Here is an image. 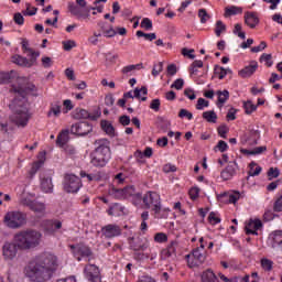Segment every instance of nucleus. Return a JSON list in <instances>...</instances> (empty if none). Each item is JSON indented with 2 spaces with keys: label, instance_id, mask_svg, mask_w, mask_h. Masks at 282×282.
<instances>
[{
  "label": "nucleus",
  "instance_id": "6e6552de",
  "mask_svg": "<svg viewBox=\"0 0 282 282\" xmlns=\"http://www.w3.org/2000/svg\"><path fill=\"white\" fill-rule=\"evenodd\" d=\"M143 205L147 209H152L154 214H160V210H162V200L160 198V194L155 192H148L144 194L143 198Z\"/></svg>",
  "mask_w": 282,
  "mask_h": 282
},
{
  "label": "nucleus",
  "instance_id": "58836bf2",
  "mask_svg": "<svg viewBox=\"0 0 282 282\" xmlns=\"http://www.w3.org/2000/svg\"><path fill=\"white\" fill-rule=\"evenodd\" d=\"M214 72L219 79H224L228 73H231L230 69H225L223 66H215Z\"/></svg>",
  "mask_w": 282,
  "mask_h": 282
},
{
  "label": "nucleus",
  "instance_id": "9b49d317",
  "mask_svg": "<svg viewBox=\"0 0 282 282\" xmlns=\"http://www.w3.org/2000/svg\"><path fill=\"white\" fill-rule=\"evenodd\" d=\"M84 274L88 282H101L100 269L96 264H87Z\"/></svg>",
  "mask_w": 282,
  "mask_h": 282
},
{
  "label": "nucleus",
  "instance_id": "1a4fd4ad",
  "mask_svg": "<svg viewBox=\"0 0 282 282\" xmlns=\"http://www.w3.org/2000/svg\"><path fill=\"white\" fill-rule=\"evenodd\" d=\"M83 187L82 180L74 174H66L63 181V189L66 193L76 194Z\"/></svg>",
  "mask_w": 282,
  "mask_h": 282
},
{
  "label": "nucleus",
  "instance_id": "f8f14e48",
  "mask_svg": "<svg viewBox=\"0 0 282 282\" xmlns=\"http://www.w3.org/2000/svg\"><path fill=\"white\" fill-rule=\"evenodd\" d=\"M18 245L13 242H6L2 246V257L6 261H12L18 254Z\"/></svg>",
  "mask_w": 282,
  "mask_h": 282
},
{
  "label": "nucleus",
  "instance_id": "cd10ccee",
  "mask_svg": "<svg viewBox=\"0 0 282 282\" xmlns=\"http://www.w3.org/2000/svg\"><path fill=\"white\" fill-rule=\"evenodd\" d=\"M143 67V64H129L128 66H123L121 73L126 76H132L135 72L140 70Z\"/></svg>",
  "mask_w": 282,
  "mask_h": 282
},
{
  "label": "nucleus",
  "instance_id": "423d86ee",
  "mask_svg": "<svg viewBox=\"0 0 282 282\" xmlns=\"http://www.w3.org/2000/svg\"><path fill=\"white\" fill-rule=\"evenodd\" d=\"M97 11L98 13L104 12V6H97L90 7L87 9H82L79 6H77L75 2L68 3V11L72 15L76 17L78 20H87L90 18V11Z\"/></svg>",
  "mask_w": 282,
  "mask_h": 282
},
{
  "label": "nucleus",
  "instance_id": "603ef678",
  "mask_svg": "<svg viewBox=\"0 0 282 282\" xmlns=\"http://www.w3.org/2000/svg\"><path fill=\"white\" fill-rule=\"evenodd\" d=\"M150 243L148 240L145 241H139L137 245L133 246V250L135 251H144L148 250Z\"/></svg>",
  "mask_w": 282,
  "mask_h": 282
},
{
  "label": "nucleus",
  "instance_id": "2eb2a0df",
  "mask_svg": "<svg viewBox=\"0 0 282 282\" xmlns=\"http://www.w3.org/2000/svg\"><path fill=\"white\" fill-rule=\"evenodd\" d=\"M22 205L28 206L31 210L36 214H44L46 206L44 203L36 202L31 199L30 197H25L21 200Z\"/></svg>",
  "mask_w": 282,
  "mask_h": 282
},
{
  "label": "nucleus",
  "instance_id": "774afa93",
  "mask_svg": "<svg viewBox=\"0 0 282 282\" xmlns=\"http://www.w3.org/2000/svg\"><path fill=\"white\" fill-rule=\"evenodd\" d=\"M274 210H275V212H282V195H281V197L275 202V204H274Z\"/></svg>",
  "mask_w": 282,
  "mask_h": 282
},
{
  "label": "nucleus",
  "instance_id": "37998d69",
  "mask_svg": "<svg viewBox=\"0 0 282 282\" xmlns=\"http://www.w3.org/2000/svg\"><path fill=\"white\" fill-rule=\"evenodd\" d=\"M175 252H177V242L172 241L170 246L167 247L165 254L166 257H175Z\"/></svg>",
  "mask_w": 282,
  "mask_h": 282
},
{
  "label": "nucleus",
  "instance_id": "0eeeda50",
  "mask_svg": "<svg viewBox=\"0 0 282 282\" xmlns=\"http://www.w3.org/2000/svg\"><path fill=\"white\" fill-rule=\"evenodd\" d=\"M205 241L203 237L199 238V247L194 249L192 253L186 256V261L189 268H196L197 265H200L205 261Z\"/></svg>",
  "mask_w": 282,
  "mask_h": 282
},
{
  "label": "nucleus",
  "instance_id": "680f3d73",
  "mask_svg": "<svg viewBox=\"0 0 282 282\" xmlns=\"http://www.w3.org/2000/svg\"><path fill=\"white\" fill-rule=\"evenodd\" d=\"M209 106V102L203 98H199L197 100V105H196V109L197 110H204L205 108H207Z\"/></svg>",
  "mask_w": 282,
  "mask_h": 282
},
{
  "label": "nucleus",
  "instance_id": "6e6d98bb",
  "mask_svg": "<svg viewBox=\"0 0 282 282\" xmlns=\"http://www.w3.org/2000/svg\"><path fill=\"white\" fill-rule=\"evenodd\" d=\"M198 18L200 19V23L205 24L210 19V15L206 12L205 9H199Z\"/></svg>",
  "mask_w": 282,
  "mask_h": 282
},
{
  "label": "nucleus",
  "instance_id": "b1692460",
  "mask_svg": "<svg viewBox=\"0 0 282 282\" xmlns=\"http://www.w3.org/2000/svg\"><path fill=\"white\" fill-rule=\"evenodd\" d=\"M262 227V223L259 219H251L246 225V231L248 235H258V230Z\"/></svg>",
  "mask_w": 282,
  "mask_h": 282
},
{
  "label": "nucleus",
  "instance_id": "393cba45",
  "mask_svg": "<svg viewBox=\"0 0 282 282\" xmlns=\"http://www.w3.org/2000/svg\"><path fill=\"white\" fill-rule=\"evenodd\" d=\"M124 194H126V198L132 199V202L134 204H137L138 202H140L142 199V194L137 193L134 186L124 187Z\"/></svg>",
  "mask_w": 282,
  "mask_h": 282
},
{
  "label": "nucleus",
  "instance_id": "f03ea898",
  "mask_svg": "<svg viewBox=\"0 0 282 282\" xmlns=\"http://www.w3.org/2000/svg\"><path fill=\"white\" fill-rule=\"evenodd\" d=\"M59 261L53 253H42L35 257L24 269V274L33 282H45L57 270Z\"/></svg>",
  "mask_w": 282,
  "mask_h": 282
},
{
  "label": "nucleus",
  "instance_id": "a878e982",
  "mask_svg": "<svg viewBox=\"0 0 282 282\" xmlns=\"http://www.w3.org/2000/svg\"><path fill=\"white\" fill-rule=\"evenodd\" d=\"M236 167H237L236 163L228 164V166L220 173V177L224 181L231 180L236 174Z\"/></svg>",
  "mask_w": 282,
  "mask_h": 282
},
{
  "label": "nucleus",
  "instance_id": "a19ab883",
  "mask_svg": "<svg viewBox=\"0 0 282 282\" xmlns=\"http://www.w3.org/2000/svg\"><path fill=\"white\" fill-rule=\"evenodd\" d=\"M260 63L267 67H271L273 65L272 55L270 53H263L260 57Z\"/></svg>",
  "mask_w": 282,
  "mask_h": 282
},
{
  "label": "nucleus",
  "instance_id": "72a5a7b5",
  "mask_svg": "<svg viewBox=\"0 0 282 282\" xmlns=\"http://www.w3.org/2000/svg\"><path fill=\"white\" fill-rule=\"evenodd\" d=\"M124 214V207L120 204H115L108 209L110 216H122Z\"/></svg>",
  "mask_w": 282,
  "mask_h": 282
},
{
  "label": "nucleus",
  "instance_id": "69168bd1",
  "mask_svg": "<svg viewBox=\"0 0 282 282\" xmlns=\"http://www.w3.org/2000/svg\"><path fill=\"white\" fill-rule=\"evenodd\" d=\"M268 175H269L270 180L276 178L280 175V171L276 167L275 169L271 167L268 172Z\"/></svg>",
  "mask_w": 282,
  "mask_h": 282
},
{
  "label": "nucleus",
  "instance_id": "ddd939ff",
  "mask_svg": "<svg viewBox=\"0 0 282 282\" xmlns=\"http://www.w3.org/2000/svg\"><path fill=\"white\" fill-rule=\"evenodd\" d=\"M267 243L273 250H282V230L272 231L268 237Z\"/></svg>",
  "mask_w": 282,
  "mask_h": 282
},
{
  "label": "nucleus",
  "instance_id": "7c9ffc66",
  "mask_svg": "<svg viewBox=\"0 0 282 282\" xmlns=\"http://www.w3.org/2000/svg\"><path fill=\"white\" fill-rule=\"evenodd\" d=\"M41 160L34 162L29 171L30 176H34L37 171L43 166L45 160V153H40Z\"/></svg>",
  "mask_w": 282,
  "mask_h": 282
},
{
  "label": "nucleus",
  "instance_id": "e2e57ef3",
  "mask_svg": "<svg viewBox=\"0 0 282 282\" xmlns=\"http://www.w3.org/2000/svg\"><path fill=\"white\" fill-rule=\"evenodd\" d=\"M178 117L184 119L186 118L187 120H193V113H191L188 110L186 109H182L178 113Z\"/></svg>",
  "mask_w": 282,
  "mask_h": 282
},
{
  "label": "nucleus",
  "instance_id": "4468645a",
  "mask_svg": "<svg viewBox=\"0 0 282 282\" xmlns=\"http://www.w3.org/2000/svg\"><path fill=\"white\" fill-rule=\"evenodd\" d=\"M63 227V221L59 219H50L42 223V228L47 235H55Z\"/></svg>",
  "mask_w": 282,
  "mask_h": 282
},
{
  "label": "nucleus",
  "instance_id": "9d476101",
  "mask_svg": "<svg viewBox=\"0 0 282 282\" xmlns=\"http://www.w3.org/2000/svg\"><path fill=\"white\" fill-rule=\"evenodd\" d=\"M70 250L77 261H84L93 254L91 249L86 245L70 246Z\"/></svg>",
  "mask_w": 282,
  "mask_h": 282
},
{
  "label": "nucleus",
  "instance_id": "f704fd0d",
  "mask_svg": "<svg viewBox=\"0 0 282 282\" xmlns=\"http://www.w3.org/2000/svg\"><path fill=\"white\" fill-rule=\"evenodd\" d=\"M217 97H218V107L221 108L225 102L229 99V93L227 90H223V91H217L216 93Z\"/></svg>",
  "mask_w": 282,
  "mask_h": 282
},
{
  "label": "nucleus",
  "instance_id": "2f4dec72",
  "mask_svg": "<svg viewBox=\"0 0 282 282\" xmlns=\"http://www.w3.org/2000/svg\"><path fill=\"white\" fill-rule=\"evenodd\" d=\"M202 282H219L215 273L210 270L207 269L204 271L200 275Z\"/></svg>",
  "mask_w": 282,
  "mask_h": 282
},
{
  "label": "nucleus",
  "instance_id": "4d7b16f0",
  "mask_svg": "<svg viewBox=\"0 0 282 282\" xmlns=\"http://www.w3.org/2000/svg\"><path fill=\"white\" fill-rule=\"evenodd\" d=\"M139 93H140L139 88H135L134 90H130V91L123 94V98L127 99V100L128 99H134L137 97H140Z\"/></svg>",
  "mask_w": 282,
  "mask_h": 282
},
{
  "label": "nucleus",
  "instance_id": "864d4df0",
  "mask_svg": "<svg viewBox=\"0 0 282 282\" xmlns=\"http://www.w3.org/2000/svg\"><path fill=\"white\" fill-rule=\"evenodd\" d=\"M169 240V236L164 232H158L154 235V241L158 243H164Z\"/></svg>",
  "mask_w": 282,
  "mask_h": 282
},
{
  "label": "nucleus",
  "instance_id": "20e7f679",
  "mask_svg": "<svg viewBox=\"0 0 282 282\" xmlns=\"http://www.w3.org/2000/svg\"><path fill=\"white\" fill-rule=\"evenodd\" d=\"M96 149L90 154V163L96 167L106 166L111 160L110 142L107 139H100L95 142Z\"/></svg>",
  "mask_w": 282,
  "mask_h": 282
},
{
  "label": "nucleus",
  "instance_id": "f3484780",
  "mask_svg": "<svg viewBox=\"0 0 282 282\" xmlns=\"http://www.w3.org/2000/svg\"><path fill=\"white\" fill-rule=\"evenodd\" d=\"M93 130L91 126L86 122L75 123L70 128V132L77 135H86Z\"/></svg>",
  "mask_w": 282,
  "mask_h": 282
},
{
  "label": "nucleus",
  "instance_id": "c9c22d12",
  "mask_svg": "<svg viewBox=\"0 0 282 282\" xmlns=\"http://www.w3.org/2000/svg\"><path fill=\"white\" fill-rule=\"evenodd\" d=\"M217 118L218 117L214 110L205 111L203 113V119L206 120L208 123H216Z\"/></svg>",
  "mask_w": 282,
  "mask_h": 282
},
{
  "label": "nucleus",
  "instance_id": "a18cd8bd",
  "mask_svg": "<svg viewBox=\"0 0 282 282\" xmlns=\"http://www.w3.org/2000/svg\"><path fill=\"white\" fill-rule=\"evenodd\" d=\"M89 117H90V113L84 109L76 110L74 113V118L78 120L88 119Z\"/></svg>",
  "mask_w": 282,
  "mask_h": 282
},
{
  "label": "nucleus",
  "instance_id": "0e129e2a",
  "mask_svg": "<svg viewBox=\"0 0 282 282\" xmlns=\"http://www.w3.org/2000/svg\"><path fill=\"white\" fill-rule=\"evenodd\" d=\"M228 144L225 142V141H219L218 142V144L216 145V148H215V151H219V152H225V151H227L228 150Z\"/></svg>",
  "mask_w": 282,
  "mask_h": 282
},
{
  "label": "nucleus",
  "instance_id": "8fccbe9b",
  "mask_svg": "<svg viewBox=\"0 0 282 282\" xmlns=\"http://www.w3.org/2000/svg\"><path fill=\"white\" fill-rule=\"evenodd\" d=\"M141 28L151 31L153 29V21L150 18H143L141 21Z\"/></svg>",
  "mask_w": 282,
  "mask_h": 282
},
{
  "label": "nucleus",
  "instance_id": "a211bd4d",
  "mask_svg": "<svg viewBox=\"0 0 282 282\" xmlns=\"http://www.w3.org/2000/svg\"><path fill=\"white\" fill-rule=\"evenodd\" d=\"M102 235L107 238H113L121 235V228L117 225H107L101 229Z\"/></svg>",
  "mask_w": 282,
  "mask_h": 282
},
{
  "label": "nucleus",
  "instance_id": "c756f323",
  "mask_svg": "<svg viewBox=\"0 0 282 282\" xmlns=\"http://www.w3.org/2000/svg\"><path fill=\"white\" fill-rule=\"evenodd\" d=\"M62 113V106L59 102L51 104L50 110L47 112L48 118H58Z\"/></svg>",
  "mask_w": 282,
  "mask_h": 282
},
{
  "label": "nucleus",
  "instance_id": "aec40b11",
  "mask_svg": "<svg viewBox=\"0 0 282 282\" xmlns=\"http://www.w3.org/2000/svg\"><path fill=\"white\" fill-rule=\"evenodd\" d=\"M11 62L21 67H32L35 65L33 59H26V57H22V55H12Z\"/></svg>",
  "mask_w": 282,
  "mask_h": 282
},
{
  "label": "nucleus",
  "instance_id": "4be33fe9",
  "mask_svg": "<svg viewBox=\"0 0 282 282\" xmlns=\"http://www.w3.org/2000/svg\"><path fill=\"white\" fill-rule=\"evenodd\" d=\"M260 22V19L256 12L248 11L245 14V23L250 28L254 29Z\"/></svg>",
  "mask_w": 282,
  "mask_h": 282
},
{
  "label": "nucleus",
  "instance_id": "e433bc0d",
  "mask_svg": "<svg viewBox=\"0 0 282 282\" xmlns=\"http://www.w3.org/2000/svg\"><path fill=\"white\" fill-rule=\"evenodd\" d=\"M110 195H112L117 199H127V194H126L124 188H122V189H120V188H112L110 191Z\"/></svg>",
  "mask_w": 282,
  "mask_h": 282
},
{
  "label": "nucleus",
  "instance_id": "f257e3e1",
  "mask_svg": "<svg viewBox=\"0 0 282 282\" xmlns=\"http://www.w3.org/2000/svg\"><path fill=\"white\" fill-rule=\"evenodd\" d=\"M9 83L11 84L10 94L13 96L9 105L12 111L10 121L18 127H25L31 118L26 94L35 95L37 89L33 84H29L28 78L20 77L15 70L0 72V84Z\"/></svg>",
  "mask_w": 282,
  "mask_h": 282
},
{
  "label": "nucleus",
  "instance_id": "dca6fc26",
  "mask_svg": "<svg viewBox=\"0 0 282 282\" xmlns=\"http://www.w3.org/2000/svg\"><path fill=\"white\" fill-rule=\"evenodd\" d=\"M40 188L42 192L50 194L54 191V185L52 177L50 175L41 174L40 175Z\"/></svg>",
  "mask_w": 282,
  "mask_h": 282
},
{
  "label": "nucleus",
  "instance_id": "c03bdc74",
  "mask_svg": "<svg viewBox=\"0 0 282 282\" xmlns=\"http://www.w3.org/2000/svg\"><path fill=\"white\" fill-rule=\"evenodd\" d=\"M257 106L252 104V101L248 100L246 102H243V109H245V112L247 115H251L252 112H254L257 110Z\"/></svg>",
  "mask_w": 282,
  "mask_h": 282
},
{
  "label": "nucleus",
  "instance_id": "7ed1b4c3",
  "mask_svg": "<svg viewBox=\"0 0 282 282\" xmlns=\"http://www.w3.org/2000/svg\"><path fill=\"white\" fill-rule=\"evenodd\" d=\"M42 232L34 229H25L18 231L13 236V241L19 250H32L37 248L42 240Z\"/></svg>",
  "mask_w": 282,
  "mask_h": 282
},
{
  "label": "nucleus",
  "instance_id": "79ce46f5",
  "mask_svg": "<svg viewBox=\"0 0 282 282\" xmlns=\"http://www.w3.org/2000/svg\"><path fill=\"white\" fill-rule=\"evenodd\" d=\"M62 45L65 52H69L77 46V43L75 40H65L62 42Z\"/></svg>",
  "mask_w": 282,
  "mask_h": 282
},
{
  "label": "nucleus",
  "instance_id": "bb28decb",
  "mask_svg": "<svg viewBox=\"0 0 282 282\" xmlns=\"http://www.w3.org/2000/svg\"><path fill=\"white\" fill-rule=\"evenodd\" d=\"M69 141V130H63L62 132L58 133L57 139H56V144L59 148H65Z\"/></svg>",
  "mask_w": 282,
  "mask_h": 282
},
{
  "label": "nucleus",
  "instance_id": "338daca9",
  "mask_svg": "<svg viewBox=\"0 0 282 282\" xmlns=\"http://www.w3.org/2000/svg\"><path fill=\"white\" fill-rule=\"evenodd\" d=\"M236 113H237V110L235 108L229 109L227 113V120L234 121L236 119Z\"/></svg>",
  "mask_w": 282,
  "mask_h": 282
},
{
  "label": "nucleus",
  "instance_id": "de8ad7c7",
  "mask_svg": "<svg viewBox=\"0 0 282 282\" xmlns=\"http://www.w3.org/2000/svg\"><path fill=\"white\" fill-rule=\"evenodd\" d=\"M261 268H263V270H265V272H271L272 268H273V261L263 258L261 259Z\"/></svg>",
  "mask_w": 282,
  "mask_h": 282
},
{
  "label": "nucleus",
  "instance_id": "473e14b6",
  "mask_svg": "<svg viewBox=\"0 0 282 282\" xmlns=\"http://www.w3.org/2000/svg\"><path fill=\"white\" fill-rule=\"evenodd\" d=\"M242 8L238 6H229L225 9V18H229L232 15L241 14Z\"/></svg>",
  "mask_w": 282,
  "mask_h": 282
},
{
  "label": "nucleus",
  "instance_id": "39448f33",
  "mask_svg": "<svg viewBox=\"0 0 282 282\" xmlns=\"http://www.w3.org/2000/svg\"><path fill=\"white\" fill-rule=\"evenodd\" d=\"M26 224V215L20 210H9L3 216V225L11 229L21 228Z\"/></svg>",
  "mask_w": 282,
  "mask_h": 282
},
{
  "label": "nucleus",
  "instance_id": "09e8293b",
  "mask_svg": "<svg viewBox=\"0 0 282 282\" xmlns=\"http://www.w3.org/2000/svg\"><path fill=\"white\" fill-rule=\"evenodd\" d=\"M164 70V63L159 62L158 64H154L152 69V76L158 77L160 76V73Z\"/></svg>",
  "mask_w": 282,
  "mask_h": 282
},
{
  "label": "nucleus",
  "instance_id": "6ab92c4d",
  "mask_svg": "<svg viewBox=\"0 0 282 282\" xmlns=\"http://www.w3.org/2000/svg\"><path fill=\"white\" fill-rule=\"evenodd\" d=\"M258 62H250L248 66H245L238 74L241 78H249L251 77L258 69Z\"/></svg>",
  "mask_w": 282,
  "mask_h": 282
},
{
  "label": "nucleus",
  "instance_id": "5fc2aeb1",
  "mask_svg": "<svg viewBox=\"0 0 282 282\" xmlns=\"http://www.w3.org/2000/svg\"><path fill=\"white\" fill-rule=\"evenodd\" d=\"M138 37H144L148 41H154L156 39L155 33H143V31H137Z\"/></svg>",
  "mask_w": 282,
  "mask_h": 282
},
{
  "label": "nucleus",
  "instance_id": "c85d7f7f",
  "mask_svg": "<svg viewBox=\"0 0 282 282\" xmlns=\"http://www.w3.org/2000/svg\"><path fill=\"white\" fill-rule=\"evenodd\" d=\"M100 127L102 129V131L108 134L109 137H116L117 135V132H116V129L115 127L112 126L111 122L107 121V120H102L100 122Z\"/></svg>",
  "mask_w": 282,
  "mask_h": 282
},
{
  "label": "nucleus",
  "instance_id": "3c124183",
  "mask_svg": "<svg viewBox=\"0 0 282 282\" xmlns=\"http://www.w3.org/2000/svg\"><path fill=\"white\" fill-rule=\"evenodd\" d=\"M208 221L212 224V225H217L221 221L220 219V216L218 213H215V212H212L209 215H208Z\"/></svg>",
  "mask_w": 282,
  "mask_h": 282
},
{
  "label": "nucleus",
  "instance_id": "052dcab7",
  "mask_svg": "<svg viewBox=\"0 0 282 282\" xmlns=\"http://www.w3.org/2000/svg\"><path fill=\"white\" fill-rule=\"evenodd\" d=\"M241 24H236L234 29V34L240 37L241 40L246 39V33H243Z\"/></svg>",
  "mask_w": 282,
  "mask_h": 282
},
{
  "label": "nucleus",
  "instance_id": "4c0bfd02",
  "mask_svg": "<svg viewBox=\"0 0 282 282\" xmlns=\"http://www.w3.org/2000/svg\"><path fill=\"white\" fill-rule=\"evenodd\" d=\"M262 169L254 162L249 164V176H258L261 173Z\"/></svg>",
  "mask_w": 282,
  "mask_h": 282
},
{
  "label": "nucleus",
  "instance_id": "13d9d810",
  "mask_svg": "<svg viewBox=\"0 0 282 282\" xmlns=\"http://www.w3.org/2000/svg\"><path fill=\"white\" fill-rule=\"evenodd\" d=\"M41 65L43 68L47 69V68L53 67L54 62H53L52 57H42Z\"/></svg>",
  "mask_w": 282,
  "mask_h": 282
},
{
  "label": "nucleus",
  "instance_id": "5701e85b",
  "mask_svg": "<svg viewBox=\"0 0 282 282\" xmlns=\"http://www.w3.org/2000/svg\"><path fill=\"white\" fill-rule=\"evenodd\" d=\"M241 197L242 195L239 192H231L220 195L219 199L229 204H236Z\"/></svg>",
  "mask_w": 282,
  "mask_h": 282
},
{
  "label": "nucleus",
  "instance_id": "bf43d9fd",
  "mask_svg": "<svg viewBox=\"0 0 282 282\" xmlns=\"http://www.w3.org/2000/svg\"><path fill=\"white\" fill-rule=\"evenodd\" d=\"M139 91V97H135L137 99H140L141 101H147L148 100V88L147 87H142V88H138Z\"/></svg>",
  "mask_w": 282,
  "mask_h": 282
},
{
  "label": "nucleus",
  "instance_id": "ea45409f",
  "mask_svg": "<svg viewBox=\"0 0 282 282\" xmlns=\"http://www.w3.org/2000/svg\"><path fill=\"white\" fill-rule=\"evenodd\" d=\"M226 32V24L221 20H217L215 24V34L219 37L223 33Z\"/></svg>",
  "mask_w": 282,
  "mask_h": 282
},
{
  "label": "nucleus",
  "instance_id": "49530a36",
  "mask_svg": "<svg viewBox=\"0 0 282 282\" xmlns=\"http://www.w3.org/2000/svg\"><path fill=\"white\" fill-rule=\"evenodd\" d=\"M80 177H83V178L86 177V180L88 182L101 180V175L99 173L98 174H87L86 172H80Z\"/></svg>",
  "mask_w": 282,
  "mask_h": 282
},
{
  "label": "nucleus",
  "instance_id": "412c9836",
  "mask_svg": "<svg viewBox=\"0 0 282 282\" xmlns=\"http://www.w3.org/2000/svg\"><path fill=\"white\" fill-rule=\"evenodd\" d=\"M98 26L100 28V31L102 32V36L107 39H112L117 35L116 29L111 26V24H107V22H99Z\"/></svg>",
  "mask_w": 282,
  "mask_h": 282
}]
</instances>
